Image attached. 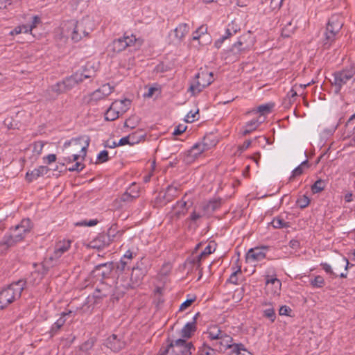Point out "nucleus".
Wrapping results in <instances>:
<instances>
[{
    "label": "nucleus",
    "mask_w": 355,
    "mask_h": 355,
    "mask_svg": "<svg viewBox=\"0 0 355 355\" xmlns=\"http://www.w3.org/2000/svg\"><path fill=\"white\" fill-rule=\"evenodd\" d=\"M205 334L212 342V346L219 352H224L228 349L232 351L236 344L233 343L232 337L217 324L210 325Z\"/></svg>",
    "instance_id": "nucleus-1"
},
{
    "label": "nucleus",
    "mask_w": 355,
    "mask_h": 355,
    "mask_svg": "<svg viewBox=\"0 0 355 355\" xmlns=\"http://www.w3.org/2000/svg\"><path fill=\"white\" fill-rule=\"evenodd\" d=\"M32 227V222L29 218L22 219L19 224L10 228L9 234L3 236V243L8 247L15 245L25 238Z\"/></svg>",
    "instance_id": "nucleus-2"
},
{
    "label": "nucleus",
    "mask_w": 355,
    "mask_h": 355,
    "mask_svg": "<svg viewBox=\"0 0 355 355\" xmlns=\"http://www.w3.org/2000/svg\"><path fill=\"white\" fill-rule=\"evenodd\" d=\"M149 270L148 261L142 257L132 269L129 281H123L121 286L126 290L139 286Z\"/></svg>",
    "instance_id": "nucleus-3"
},
{
    "label": "nucleus",
    "mask_w": 355,
    "mask_h": 355,
    "mask_svg": "<svg viewBox=\"0 0 355 355\" xmlns=\"http://www.w3.org/2000/svg\"><path fill=\"white\" fill-rule=\"evenodd\" d=\"M26 285V281L20 279L10 284L0 292V310L21 297Z\"/></svg>",
    "instance_id": "nucleus-4"
},
{
    "label": "nucleus",
    "mask_w": 355,
    "mask_h": 355,
    "mask_svg": "<svg viewBox=\"0 0 355 355\" xmlns=\"http://www.w3.org/2000/svg\"><path fill=\"white\" fill-rule=\"evenodd\" d=\"M167 347L162 355H191L195 347L191 342L183 338L168 340Z\"/></svg>",
    "instance_id": "nucleus-5"
},
{
    "label": "nucleus",
    "mask_w": 355,
    "mask_h": 355,
    "mask_svg": "<svg viewBox=\"0 0 355 355\" xmlns=\"http://www.w3.org/2000/svg\"><path fill=\"white\" fill-rule=\"evenodd\" d=\"M214 81L212 72L203 71L196 75L195 80L191 84L189 90L193 94H198L204 88L209 85Z\"/></svg>",
    "instance_id": "nucleus-6"
},
{
    "label": "nucleus",
    "mask_w": 355,
    "mask_h": 355,
    "mask_svg": "<svg viewBox=\"0 0 355 355\" xmlns=\"http://www.w3.org/2000/svg\"><path fill=\"white\" fill-rule=\"evenodd\" d=\"M94 70L88 69L86 67L82 71H77L69 77L66 78L62 81L63 86L67 92L73 88L77 84L83 82L84 79L91 78L94 77Z\"/></svg>",
    "instance_id": "nucleus-7"
},
{
    "label": "nucleus",
    "mask_w": 355,
    "mask_h": 355,
    "mask_svg": "<svg viewBox=\"0 0 355 355\" xmlns=\"http://www.w3.org/2000/svg\"><path fill=\"white\" fill-rule=\"evenodd\" d=\"M354 75L355 71L352 69H345L334 73V80L331 81V85L334 87L335 94H340L343 86L352 80Z\"/></svg>",
    "instance_id": "nucleus-8"
},
{
    "label": "nucleus",
    "mask_w": 355,
    "mask_h": 355,
    "mask_svg": "<svg viewBox=\"0 0 355 355\" xmlns=\"http://www.w3.org/2000/svg\"><path fill=\"white\" fill-rule=\"evenodd\" d=\"M343 23L340 21L338 16H332L327 24L325 31V46H330L331 42L335 40L337 34L340 31Z\"/></svg>",
    "instance_id": "nucleus-9"
},
{
    "label": "nucleus",
    "mask_w": 355,
    "mask_h": 355,
    "mask_svg": "<svg viewBox=\"0 0 355 355\" xmlns=\"http://www.w3.org/2000/svg\"><path fill=\"white\" fill-rule=\"evenodd\" d=\"M192 205L193 202L189 200L187 195L185 194L180 200L178 201L173 206L172 211L170 213L171 218L172 220H178L187 214L188 209Z\"/></svg>",
    "instance_id": "nucleus-10"
},
{
    "label": "nucleus",
    "mask_w": 355,
    "mask_h": 355,
    "mask_svg": "<svg viewBox=\"0 0 355 355\" xmlns=\"http://www.w3.org/2000/svg\"><path fill=\"white\" fill-rule=\"evenodd\" d=\"M85 145L83 146L81 144V139H72L70 141H66L64 144V148H67L71 147L68 154L78 153L80 154V157L84 159L87 154V149L89 146V139L85 140Z\"/></svg>",
    "instance_id": "nucleus-11"
},
{
    "label": "nucleus",
    "mask_w": 355,
    "mask_h": 355,
    "mask_svg": "<svg viewBox=\"0 0 355 355\" xmlns=\"http://www.w3.org/2000/svg\"><path fill=\"white\" fill-rule=\"evenodd\" d=\"M113 89L114 88L109 84H105L102 85L101 87L92 93L89 96H85L84 100L88 103L94 105L98 101L109 96L113 92Z\"/></svg>",
    "instance_id": "nucleus-12"
},
{
    "label": "nucleus",
    "mask_w": 355,
    "mask_h": 355,
    "mask_svg": "<svg viewBox=\"0 0 355 355\" xmlns=\"http://www.w3.org/2000/svg\"><path fill=\"white\" fill-rule=\"evenodd\" d=\"M113 236H111L110 232L98 234L96 238L92 240L88 246L94 249H103L110 245L113 240Z\"/></svg>",
    "instance_id": "nucleus-13"
},
{
    "label": "nucleus",
    "mask_w": 355,
    "mask_h": 355,
    "mask_svg": "<svg viewBox=\"0 0 355 355\" xmlns=\"http://www.w3.org/2000/svg\"><path fill=\"white\" fill-rule=\"evenodd\" d=\"M136 41V37L134 35L120 37L113 41L112 49L113 51L119 53L125 49L126 47L132 46Z\"/></svg>",
    "instance_id": "nucleus-14"
},
{
    "label": "nucleus",
    "mask_w": 355,
    "mask_h": 355,
    "mask_svg": "<svg viewBox=\"0 0 355 355\" xmlns=\"http://www.w3.org/2000/svg\"><path fill=\"white\" fill-rule=\"evenodd\" d=\"M71 244V240H60L56 242L53 254L50 257L49 259L51 261L58 260L61 256L67 252Z\"/></svg>",
    "instance_id": "nucleus-15"
},
{
    "label": "nucleus",
    "mask_w": 355,
    "mask_h": 355,
    "mask_svg": "<svg viewBox=\"0 0 355 355\" xmlns=\"http://www.w3.org/2000/svg\"><path fill=\"white\" fill-rule=\"evenodd\" d=\"M73 312L71 311H69L67 312H62L60 314V318H58L56 322L52 325L49 334L50 337H53L56 335L61 327L64 324L68 318H71V321L73 319V316H72Z\"/></svg>",
    "instance_id": "nucleus-16"
},
{
    "label": "nucleus",
    "mask_w": 355,
    "mask_h": 355,
    "mask_svg": "<svg viewBox=\"0 0 355 355\" xmlns=\"http://www.w3.org/2000/svg\"><path fill=\"white\" fill-rule=\"evenodd\" d=\"M73 31L71 35V40L75 42H79L83 36H87L89 31L85 29V22L83 21L73 23Z\"/></svg>",
    "instance_id": "nucleus-17"
},
{
    "label": "nucleus",
    "mask_w": 355,
    "mask_h": 355,
    "mask_svg": "<svg viewBox=\"0 0 355 355\" xmlns=\"http://www.w3.org/2000/svg\"><path fill=\"white\" fill-rule=\"evenodd\" d=\"M114 267L112 262L101 263L95 266L92 273L94 276H101L103 278H106L110 275Z\"/></svg>",
    "instance_id": "nucleus-18"
},
{
    "label": "nucleus",
    "mask_w": 355,
    "mask_h": 355,
    "mask_svg": "<svg viewBox=\"0 0 355 355\" xmlns=\"http://www.w3.org/2000/svg\"><path fill=\"white\" fill-rule=\"evenodd\" d=\"M266 247L252 248L248 252L246 259L250 261H261L266 257Z\"/></svg>",
    "instance_id": "nucleus-19"
},
{
    "label": "nucleus",
    "mask_w": 355,
    "mask_h": 355,
    "mask_svg": "<svg viewBox=\"0 0 355 355\" xmlns=\"http://www.w3.org/2000/svg\"><path fill=\"white\" fill-rule=\"evenodd\" d=\"M105 345L112 351L117 352L125 346V342L121 340L116 334L109 336L105 340Z\"/></svg>",
    "instance_id": "nucleus-20"
},
{
    "label": "nucleus",
    "mask_w": 355,
    "mask_h": 355,
    "mask_svg": "<svg viewBox=\"0 0 355 355\" xmlns=\"http://www.w3.org/2000/svg\"><path fill=\"white\" fill-rule=\"evenodd\" d=\"M199 316V313L193 317L192 322H187L181 330V336L184 338H189L196 331V319Z\"/></svg>",
    "instance_id": "nucleus-21"
},
{
    "label": "nucleus",
    "mask_w": 355,
    "mask_h": 355,
    "mask_svg": "<svg viewBox=\"0 0 355 355\" xmlns=\"http://www.w3.org/2000/svg\"><path fill=\"white\" fill-rule=\"evenodd\" d=\"M215 243H209L200 254L193 258V263L194 265L196 266L197 268H199L200 267V262L204 258H205L207 256L209 255L210 254L215 251Z\"/></svg>",
    "instance_id": "nucleus-22"
},
{
    "label": "nucleus",
    "mask_w": 355,
    "mask_h": 355,
    "mask_svg": "<svg viewBox=\"0 0 355 355\" xmlns=\"http://www.w3.org/2000/svg\"><path fill=\"white\" fill-rule=\"evenodd\" d=\"M49 171V169L47 166H40L31 171H28L26 174V179L29 182H33L37 178L46 174Z\"/></svg>",
    "instance_id": "nucleus-23"
},
{
    "label": "nucleus",
    "mask_w": 355,
    "mask_h": 355,
    "mask_svg": "<svg viewBox=\"0 0 355 355\" xmlns=\"http://www.w3.org/2000/svg\"><path fill=\"white\" fill-rule=\"evenodd\" d=\"M209 147V145L206 142V138H205L202 142L197 143L191 148L189 155L192 157H196L202 153L207 150Z\"/></svg>",
    "instance_id": "nucleus-24"
},
{
    "label": "nucleus",
    "mask_w": 355,
    "mask_h": 355,
    "mask_svg": "<svg viewBox=\"0 0 355 355\" xmlns=\"http://www.w3.org/2000/svg\"><path fill=\"white\" fill-rule=\"evenodd\" d=\"M112 104L114 107L115 110L119 111L120 114L122 115L130 108L131 101L128 98L116 100Z\"/></svg>",
    "instance_id": "nucleus-25"
},
{
    "label": "nucleus",
    "mask_w": 355,
    "mask_h": 355,
    "mask_svg": "<svg viewBox=\"0 0 355 355\" xmlns=\"http://www.w3.org/2000/svg\"><path fill=\"white\" fill-rule=\"evenodd\" d=\"M189 31V26L186 23H182L177 26L173 32L178 41L182 40Z\"/></svg>",
    "instance_id": "nucleus-26"
},
{
    "label": "nucleus",
    "mask_w": 355,
    "mask_h": 355,
    "mask_svg": "<svg viewBox=\"0 0 355 355\" xmlns=\"http://www.w3.org/2000/svg\"><path fill=\"white\" fill-rule=\"evenodd\" d=\"M178 194V188L176 186L169 185L167 187L164 194L163 196V198L165 200L166 202H171L174 197L177 196Z\"/></svg>",
    "instance_id": "nucleus-27"
},
{
    "label": "nucleus",
    "mask_w": 355,
    "mask_h": 355,
    "mask_svg": "<svg viewBox=\"0 0 355 355\" xmlns=\"http://www.w3.org/2000/svg\"><path fill=\"white\" fill-rule=\"evenodd\" d=\"M220 206V200H212L202 206L205 214H211Z\"/></svg>",
    "instance_id": "nucleus-28"
},
{
    "label": "nucleus",
    "mask_w": 355,
    "mask_h": 355,
    "mask_svg": "<svg viewBox=\"0 0 355 355\" xmlns=\"http://www.w3.org/2000/svg\"><path fill=\"white\" fill-rule=\"evenodd\" d=\"M261 123V121H259L258 119H252L248 121L243 127V135L245 136L250 134L252 131L255 130Z\"/></svg>",
    "instance_id": "nucleus-29"
},
{
    "label": "nucleus",
    "mask_w": 355,
    "mask_h": 355,
    "mask_svg": "<svg viewBox=\"0 0 355 355\" xmlns=\"http://www.w3.org/2000/svg\"><path fill=\"white\" fill-rule=\"evenodd\" d=\"M230 355H252V354L247 350L243 344L238 343L233 346Z\"/></svg>",
    "instance_id": "nucleus-30"
},
{
    "label": "nucleus",
    "mask_w": 355,
    "mask_h": 355,
    "mask_svg": "<svg viewBox=\"0 0 355 355\" xmlns=\"http://www.w3.org/2000/svg\"><path fill=\"white\" fill-rule=\"evenodd\" d=\"M232 270L233 272L227 282L233 284H237L239 281L238 275H241V266L238 265V261H236V266L232 267Z\"/></svg>",
    "instance_id": "nucleus-31"
},
{
    "label": "nucleus",
    "mask_w": 355,
    "mask_h": 355,
    "mask_svg": "<svg viewBox=\"0 0 355 355\" xmlns=\"http://www.w3.org/2000/svg\"><path fill=\"white\" fill-rule=\"evenodd\" d=\"M120 115L119 111L116 110L112 104L105 114V119L107 121H114L118 119Z\"/></svg>",
    "instance_id": "nucleus-32"
},
{
    "label": "nucleus",
    "mask_w": 355,
    "mask_h": 355,
    "mask_svg": "<svg viewBox=\"0 0 355 355\" xmlns=\"http://www.w3.org/2000/svg\"><path fill=\"white\" fill-rule=\"evenodd\" d=\"M271 225L274 228L282 229L288 227L289 223L286 222L281 216H277L273 218Z\"/></svg>",
    "instance_id": "nucleus-33"
},
{
    "label": "nucleus",
    "mask_w": 355,
    "mask_h": 355,
    "mask_svg": "<svg viewBox=\"0 0 355 355\" xmlns=\"http://www.w3.org/2000/svg\"><path fill=\"white\" fill-rule=\"evenodd\" d=\"M295 28L296 25L293 24V20L288 21L282 30V35L285 37H290L294 33Z\"/></svg>",
    "instance_id": "nucleus-34"
},
{
    "label": "nucleus",
    "mask_w": 355,
    "mask_h": 355,
    "mask_svg": "<svg viewBox=\"0 0 355 355\" xmlns=\"http://www.w3.org/2000/svg\"><path fill=\"white\" fill-rule=\"evenodd\" d=\"M309 167V162L307 160L302 162L297 167H296L292 172V175L290 178V180L294 178L295 177L301 175L304 172V168Z\"/></svg>",
    "instance_id": "nucleus-35"
},
{
    "label": "nucleus",
    "mask_w": 355,
    "mask_h": 355,
    "mask_svg": "<svg viewBox=\"0 0 355 355\" xmlns=\"http://www.w3.org/2000/svg\"><path fill=\"white\" fill-rule=\"evenodd\" d=\"M139 197L138 191H131L129 192L128 191H125L121 197V200L123 202H130L132 201L134 199Z\"/></svg>",
    "instance_id": "nucleus-36"
},
{
    "label": "nucleus",
    "mask_w": 355,
    "mask_h": 355,
    "mask_svg": "<svg viewBox=\"0 0 355 355\" xmlns=\"http://www.w3.org/2000/svg\"><path fill=\"white\" fill-rule=\"evenodd\" d=\"M326 183L324 180L319 179L311 186V191L313 193H318L324 190Z\"/></svg>",
    "instance_id": "nucleus-37"
},
{
    "label": "nucleus",
    "mask_w": 355,
    "mask_h": 355,
    "mask_svg": "<svg viewBox=\"0 0 355 355\" xmlns=\"http://www.w3.org/2000/svg\"><path fill=\"white\" fill-rule=\"evenodd\" d=\"M272 107L273 104L261 105L256 110H252V112L256 113H260L261 115H264L270 113L271 112Z\"/></svg>",
    "instance_id": "nucleus-38"
},
{
    "label": "nucleus",
    "mask_w": 355,
    "mask_h": 355,
    "mask_svg": "<svg viewBox=\"0 0 355 355\" xmlns=\"http://www.w3.org/2000/svg\"><path fill=\"white\" fill-rule=\"evenodd\" d=\"M310 284L314 288H322L325 285V281L322 276L318 275L310 281Z\"/></svg>",
    "instance_id": "nucleus-39"
},
{
    "label": "nucleus",
    "mask_w": 355,
    "mask_h": 355,
    "mask_svg": "<svg viewBox=\"0 0 355 355\" xmlns=\"http://www.w3.org/2000/svg\"><path fill=\"white\" fill-rule=\"evenodd\" d=\"M130 263V261L127 260H123V258L121 259V260L115 263V268L116 272H123L129 266Z\"/></svg>",
    "instance_id": "nucleus-40"
},
{
    "label": "nucleus",
    "mask_w": 355,
    "mask_h": 355,
    "mask_svg": "<svg viewBox=\"0 0 355 355\" xmlns=\"http://www.w3.org/2000/svg\"><path fill=\"white\" fill-rule=\"evenodd\" d=\"M216 351L215 348L204 345L199 349L198 353L200 355H216Z\"/></svg>",
    "instance_id": "nucleus-41"
},
{
    "label": "nucleus",
    "mask_w": 355,
    "mask_h": 355,
    "mask_svg": "<svg viewBox=\"0 0 355 355\" xmlns=\"http://www.w3.org/2000/svg\"><path fill=\"white\" fill-rule=\"evenodd\" d=\"M296 203L300 208L304 209L309 206L310 203V199L306 195H303L297 198Z\"/></svg>",
    "instance_id": "nucleus-42"
},
{
    "label": "nucleus",
    "mask_w": 355,
    "mask_h": 355,
    "mask_svg": "<svg viewBox=\"0 0 355 355\" xmlns=\"http://www.w3.org/2000/svg\"><path fill=\"white\" fill-rule=\"evenodd\" d=\"M130 138V145L132 146L134 144H138L140 141L144 138L143 135H138L137 132H135L128 135Z\"/></svg>",
    "instance_id": "nucleus-43"
},
{
    "label": "nucleus",
    "mask_w": 355,
    "mask_h": 355,
    "mask_svg": "<svg viewBox=\"0 0 355 355\" xmlns=\"http://www.w3.org/2000/svg\"><path fill=\"white\" fill-rule=\"evenodd\" d=\"M263 316L268 318L273 322L276 318L275 313L273 307H269L263 311Z\"/></svg>",
    "instance_id": "nucleus-44"
},
{
    "label": "nucleus",
    "mask_w": 355,
    "mask_h": 355,
    "mask_svg": "<svg viewBox=\"0 0 355 355\" xmlns=\"http://www.w3.org/2000/svg\"><path fill=\"white\" fill-rule=\"evenodd\" d=\"M44 147V144L42 141H36L33 144V152L35 155H39L41 154L42 149Z\"/></svg>",
    "instance_id": "nucleus-45"
},
{
    "label": "nucleus",
    "mask_w": 355,
    "mask_h": 355,
    "mask_svg": "<svg viewBox=\"0 0 355 355\" xmlns=\"http://www.w3.org/2000/svg\"><path fill=\"white\" fill-rule=\"evenodd\" d=\"M109 160L108 152L105 150L99 153L97 156V161L99 163H103Z\"/></svg>",
    "instance_id": "nucleus-46"
},
{
    "label": "nucleus",
    "mask_w": 355,
    "mask_h": 355,
    "mask_svg": "<svg viewBox=\"0 0 355 355\" xmlns=\"http://www.w3.org/2000/svg\"><path fill=\"white\" fill-rule=\"evenodd\" d=\"M51 89L57 94H61L67 92L64 87L63 86L62 82L58 83L57 84L53 85L51 87Z\"/></svg>",
    "instance_id": "nucleus-47"
},
{
    "label": "nucleus",
    "mask_w": 355,
    "mask_h": 355,
    "mask_svg": "<svg viewBox=\"0 0 355 355\" xmlns=\"http://www.w3.org/2000/svg\"><path fill=\"white\" fill-rule=\"evenodd\" d=\"M269 284L274 285L275 288L279 289V290L280 289V287L282 285L280 280H279L278 279L269 278L268 277H267L266 280V284Z\"/></svg>",
    "instance_id": "nucleus-48"
},
{
    "label": "nucleus",
    "mask_w": 355,
    "mask_h": 355,
    "mask_svg": "<svg viewBox=\"0 0 355 355\" xmlns=\"http://www.w3.org/2000/svg\"><path fill=\"white\" fill-rule=\"evenodd\" d=\"M236 29H234V24H229L226 29L225 35L223 36V40H226L234 33H236Z\"/></svg>",
    "instance_id": "nucleus-49"
},
{
    "label": "nucleus",
    "mask_w": 355,
    "mask_h": 355,
    "mask_svg": "<svg viewBox=\"0 0 355 355\" xmlns=\"http://www.w3.org/2000/svg\"><path fill=\"white\" fill-rule=\"evenodd\" d=\"M284 0H271L270 3V8L272 11L279 10L283 3Z\"/></svg>",
    "instance_id": "nucleus-50"
},
{
    "label": "nucleus",
    "mask_w": 355,
    "mask_h": 355,
    "mask_svg": "<svg viewBox=\"0 0 355 355\" xmlns=\"http://www.w3.org/2000/svg\"><path fill=\"white\" fill-rule=\"evenodd\" d=\"M80 155H81L78 153H73L72 155L69 154L68 156L64 157V160L67 163L76 162L78 159L79 157H80Z\"/></svg>",
    "instance_id": "nucleus-51"
},
{
    "label": "nucleus",
    "mask_w": 355,
    "mask_h": 355,
    "mask_svg": "<svg viewBox=\"0 0 355 355\" xmlns=\"http://www.w3.org/2000/svg\"><path fill=\"white\" fill-rule=\"evenodd\" d=\"M321 266L322 269L327 273L332 276L337 277L338 275L336 274L331 269V267L329 264L327 263H322Z\"/></svg>",
    "instance_id": "nucleus-52"
},
{
    "label": "nucleus",
    "mask_w": 355,
    "mask_h": 355,
    "mask_svg": "<svg viewBox=\"0 0 355 355\" xmlns=\"http://www.w3.org/2000/svg\"><path fill=\"white\" fill-rule=\"evenodd\" d=\"M198 114V110L195 112H193L192 111H190L186 116V119H185V121L187 122V123H191L193 121H194L196 118V115Z\"/></svg>",
    "instance_id": "nucleus-53"
},
{
    "label": "nucleus",
    "mask_w": 355,
    "mask_h": 355,
    "mask_svg": "<svg viewBox=\"0 0 355 355\" xmlns=\"http://www.w3.org/2000/svg\"><path fill=\"white\" fill-rule=\"evenodd\" d=\"M83 168H84V165L82 163H80L79 162H76V163L74 165H73L71 167L69 168V171L80 172L83 169Z\"/></svg>",
    "instance_id": "nucleus-54"
},
{
    "label": "nucleus",
    "mask_w": 355,
    "mask_h": 355,
    "mask_svg": "<svg viewBox=\"0 0 355 355\" xmlns=\"http://www.w3.org/2000/svg\"><path fill=\"white\" fill-rule=\"evenodd\" d=\"M136 256V253L128 250L125 252L123 256L121 257L123 260H127L130 262L131 259H133Z\"/></svg>",
    "instance_id": "nucleus-55"
},
{
    "label": "nucleus",
    "mask_w": 355,
    "mask_h": 355,
    "mask_svg": "<svg viewBox=\"0 0 355 355\" xmlns=\"http://www.w3.org/2000/svg\"><path fill=\"white\" fill-rule=\"evenodd\" d=\"M196 297H193L192 299H188L186 301H184L180 306V311H184L189 306L191 305V304L195 301Z\"/></svg>",
    "instance_id": "nucleus-56"
},
{
    "label": "nucleus",
    "mask_w": 355,
    "mask_h": 355,
    "mask_svg": "<svg viewBox=\"0 0 355 355\" xmlns=\"http://www.w3.org/2000/svg\"><path fill=\"white\" fill-rule=\"evenodd\" d=\"M202 217V214L199 212L196 211L195 210L191 212L189 216V220L192 222H196L198 220Z\"/></svg>",
    "instance_id": "nucleus-57"
},
{
    "label": "nucleus",
    "mask_w": 355,
    "mask_h": 355,
    "mask_svg": "<svg viewBox=\"0 0 355 355\" xmlns=\"http://www.w3.org/2000/svg\"><path fill=\"white\" fill-rule=\"evenodd\" d=\"M101 291H102L101 289H96L94 292V297L96 298H102L104 297H107L109 295H110L111 296L114 295V294H110V293H105V292L101 293Z\"/></svg>",
    "instance_id": "nucleus-58"
},
{
    "label": "nucleus",
    "mask_w": 355,
    "mask_h": 355,
    "mask_svg": "<svg viewBox=\"0 0 355 355\" xmlns=\"http://www.w3.org/2000/svg\"><path fill=\"white\" fill-rule=\"evenodd\" d=\"M97 223H98V220L96 219H94V220H89V221L84 220V221H82V222L78 223V225L92 227V226L96 225Z\"/></svg>",
    "instance_id": "nucleus-59"
},
{
    "label": "nucleus",
    "mask_w": 355,
    "mask_h": 355,
    "mask_svg": "<svg viewBox=\"0 0 355 355\" xmlns=\"http://www.w3.org/2000/svg\"><path fill=\"white\" fill-rule=\"evenodd\" d=\"M185 130H186L185 126H184L183 125H179L175 128L173 134L174 135H180L182 133H183L185 131Z\"/></svg>",
    "instance_id": "nucleus-60"
},
{
    "label": "nucleus",
    "mask_w": 355,
    "mask_h": 355,
    "mask_svg": "<svg viewBox=\"0 0 355 355\" xmlns=\"http://www.w3.org/2000/svg\"><path fill=\"white\" fill-rule=\"evenodd\" d=\"M291 309L287 306H282L279 310V314L280 315H288Z\"/></svg>",
    "instance_id": "nucleus-61"
},
{
    "label": "nucleus",
    "mask_w": 355,
    "mask_h": 355,
    "mask_svg": "<svg viewBox=\"0 0 355 355\" xmlns=\"http://www.w3.org/2000/svg\"><path fill=\"white\" fill-rule=\"evenodd\" d=\"M243 42L241 40H239L236 43L234 44L233 48L237 49L238 51H244L245 50V47H242Z\"/></svg>",
    "instance_id": "nucleus-62"
},
{
    "label": "nucleus",
    "mask_w": 355,
    "mask_h": 355,
    "mask_svg": "<svg viewBox=\"0 0 355 355\" xmlns=\"http://www.w3.org/2000/svg\"><path fill=\"white\" fill-rule=\"evenodd\" d=\"M130 137H128V135L126 137H122L121 139H120V140L117 143V145H119V146H123L125 144L130 145Z\"/></svg>",
    "instance_id": "nucleus-63"
},
{
    "label": "nucleus",
    "mask_w": 355,
    "mask_h": 355,
    "mask_svg": "<svg viewBox=\"0 0 355 355\" xmlns=\"http://www.w3.org/2000/svg\"><path fill=\"white\" fill-rule=\"evenodd\" d=\"M44 159L47 164H51L56 160V155L54 154H49L44 157Z\"/></svg>",
    "instance_id": "nucleus-64"
}]
</instances>
